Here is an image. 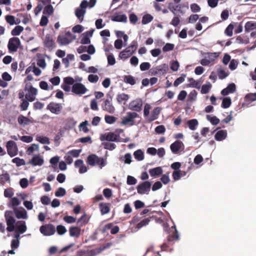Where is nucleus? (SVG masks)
Masks as SVG:
<instances>
[{
	"label": "nucleus",
	"instance_id": "obj_1",
	"mask_svg": "<svg viewBox=\"0 0 256 256\" xmlns=\"http://www.w3.org/2000/svg\"><path fill=\"white\" fill-rule=\"evenodd\" d=\"M86 162L91 166H98L100 168L104 167L106 164V159L98 157L95 154L89 155L87 158Z\"/></svg>",
	"mask_w": 256,
	"mask_h": 256
},
{
	"label": "nucleus",
	"instance_id": "obj_2",
	"mask_svg": "<svg viewBox=\"0 0 256 256\" xmlns=\"http://www.w3.org/2000/svg\"><path fill=\"white\" fill-rule=\"evenodd\" d=\"M123 132L122 129H117L114 132H106L100 136V139L102 141L120 142V134Z\"/></svg>",
	"mask_w": 256,
	"mask_h": 256
},
{
	"label": "nucleus",
	"instance_id": "obj_3",
	"mask_svg": "<svg viewBox=\"0 0 256 256\" xmlns=\"http://www.w3.org/2000/svg\"><path fill=\"white\" fill-rule=\"evenodd\" d=\"M138 44L136 41H133L130 45L122 51L119 54L120 59L125 60L131 56L136 50Z\"/></svg>",
	"mask_w": 256,
	"mask_h": 256
},
{
	"label": "nucleus",
	"instance_id": "obj_4",
	"mask_svg": "<svg viewBox=\"0 0 256 256\" xmlns=\"http://www.w3.org/2000/svg\"><path fill=\"white\" fill-rule=\"evenodd\" d=\"M14 212L11 210H6L4 213V216L8 226L6 230L8 232H12L14 230V224L16 220L14 218Z\"/></svg>",
	"mask_w": 256,
	"mask_h": 256
},
{
	"label": "nucleus",
	"instance_id": "obj_5",
	"mask_svg": "<svg viewBox=\"0 0 256 256\" xmlns=\"http://www.w3.org/2000/svg\"><path fill=\"white\" fill-rule=\"evenodd\" d=\"M20 44L21 42L18 38L12 37L10 38L8 44L9 52H17Z\"/></svg>",
	"mask_w": 256,
	"mask_h": 256
},
{
	"label": "nucleus",
	"instance_id": "obj_6",
	"mask_svg": "<svg viewBox=\"0 0 256 256\" xmlns=\"http://www.w3.org/2000/svg\"><path fill=\"white\" fill-rule=\"evenodd\" d=\"M40 231L44 236H50L55 234L56 228L51 224H46L40 228Z\"/></svg>",
	"mask_w": 256,
	"mask_h": 256
},
{
	"label": "nucleus",
	"instance_id": "obj_7",
	"mask_svg": "<svg viewBox=\"0 0 256 256\" xmlns=\"http://www.w3.org/2000/svg\"><path fill=\"white\" fill-rule=\"evenodd\" d=\"M88 6V2L84 0L80 4V8H78L76 10L75 14L80 22L84 20V16L86 12V8Z\"/></svg>",
	"mask_w": 256,
	"mask_h": 256
},
{
	"label": "nucleus",
	"instance_id": "obj_8",
	"mask_svg": "<svg viewBox=\"0 0 256 256\" xmlns=\"http://www.w3.org/2000/svg\"><path fill=\"white\" fill-rule=\"evenodd\" d=\"M75 37L68 32L66 33V36H58L57 39V42L61 46L66 45L70 43Z\"/></svg>",
	"mask_w": 256,
	"mask_h": 256
},
{
	"label": "nucleus",
	"instance_id": "obj_9",
	"mask_svg": "<svg viewBox=\"0 0 256 256\" xmlns=\"http://www.w3.org/2000/svg\"><path fill=\"white\" fill-rule=\"evenodd\" d=\"M143 105L142 100L141 98H138L132 100L128 105V108L130 110L140 112L142 110Z\"/></svg>",
	"mask_w": 256,
	"mask_h": 256
},
{
	"label": "nucleus",
	"instance_id": "obj_10",
	"mask_svg": "<svg viewBox=\"0 0 256 256\" xmlns=\"http://www.w3.org/2000/svg\"><path fill=\"white\" fill-rule=\"evenodd\" d=\"M151 183L146 181L140 184L136 187L138 193L140 194H148L151 188Z\"/></svg>",
	"mask_w": 256,
	"mask_h": 256
},
{
	"label": "nucleus",
	"instance_id": "obj_11",
	"mask_svg": "<svg viewBox=\"0 0 256 256\" xmlns=\"http://www.w3.org/2000/svg\"><path fill=\"white\" fill-rule=\"evenodd\" d=\"M46 109L52 114H58L62 111V106L61 104L51 102L47 106Z\"/></svg>",
	"mask_w": 256,
	"mask_h": 256
},
{
	"label": "nucleus",
	"instance_id": "obj_12",
	"mask_svg": "<svg viewBox=\"0 0 256 256\" xmlns=\"http://www.w3.org/2000/svg\"><path fill=\"white\" fill-rule=\"evenodd\" d=\"M138 117V114L136 112H128L126 116L124 118L122 124L126 125L129 124L130 126H132L134 124V120Z\"/></svg>",
	"mask_w": 256,
	"mask_h": 256
},
{
	"label": "nucleus",
	"instance_id": "obj_13",
	"mask_svg": "<svg viewBox=\"0 0 256 256\" xmlns=\"http://www.w3.org/2000/svg\"><path fill=\"white\" fill-rule=\"evenodd\" d=\"M88 90L86 86L81 83H76L73 84L72 92L76 94L82 95Z\"/></svg>",
	"mask_w": 256,
	"mask_h": 256
},
{
	"label": "nucleus",
	"instance_id": "obj_14",
	"mask_svg": "<svg viewBox=\"0 0 256 256\" xmlns=\"http://www.w3.org/2000/svg\"><path fill=\"white\" fill-rule=\"evenodd\" d=\"M8 154L11 156H14L18 154V147L16 143L12 140H9L6 143Z\"/></svg>",
	"mask_w": 256,
	"mask_h": 256
},
{
	"label": "nucleus",
	"instance_id": "obj_15",
	"mask_svg": "<svg viewBox=\"0 0 256 256\" xmlns=\"http://www.w3.org/2000/svg\"><path fill=\"white\" fill-rule=\"evenodd\" d=\"M112 97L110 96L106 99L104 102V104L102 106V108L104 110L106 111L110 114H114L115 111V108L112 104Z\"/></svg>",
	"mask_w": 256,
	"mask_h": 256
},
{
	"label": "nucleus",
	"instance_id": "obj_16",
	"mask_svg": "<svg viewBox=\"0 0 256 256\" xmlns=\"http://www.w3.org/2000/svg\"><path fill=\"white\" fill-rule=\"evenodd\" d=\"M37 94V89L31 86H30V88L28 90V94L25 95V98L30 102H32L36 100V96Z\"/></svg>",
	"mask_w": 256,
	"mask_h": 256
},
{
	"label": "nucleus",
	"instance_id": "obj_17",
	"mask_svg": "<svg viewBox=\"0 0 256 256\" xmlns=\"http://www.w3.org/2000/svg\"><path fill=\"white\" fill-rule=\"evenodd\" d=\"M44 163V160L40 154H36L34 156L32 159L30 160L28 164H32L33 166H41Z\"/></svg>",
	"mask_w": 256,
	"mask_h": 256
},
{
	"label": "nucleus",
	"instance_id": "obj_18",
	"mask_svg": "<svg viewBox=\"0 0 256 256\" xmlns=\"http://www.w3.org/2000/svg\"><path fill=\"white\" fill-rule=\"evenodd\" d=\"M26 222L23 220L18 221L16 224V228H14L16 232L21 234L26 232Z\"/></svg>",
	"mask_w": 256,
	"mask_h": 256
},
{
	"label": "nucleus",
	"instance_id": "obj_19",
	"mask_svg": "<svg viewBox=\"0 0 256 256\" xmlns=\"http://www.w3.org/2000/svg\"><path fill=\"white\" fill-rule=\"evenodd\" d=\"M182 146H184L182 142L180 140H176L170 144V148L174 154H177Z\"/></svg>",
	"mask_w": 256,
	"mask_h": 256
},
{
	"label": "nucleus",
	"instance_id": "obj_20",
	"mask_svg": "<svg viewBox=\"0 0 256 256\" xmlns=\"http://www.w3.org/2000/svg\"><path fill=\"white\" fill-rule=\"evenodd\" d=\"M69 233L71 237L78 238L81 234V229L78 226H70L69 228Z\"/></svg>",
	"mask_w": 256,
	"mask_h": 256
},
{
	"label": "nucleus",
	"instance_id": "obj_21",
	"mask_svg": "<svg viewBox=\"0 0 256 256\" xmlns=\"http://www.w3.org/2000/svg\"><path fill=\"white\" fill-rule=\"evenodd\" d=\"M161 108L160 107L155 108L148 118V121L151 122L156 120L160 112Z\"/></svg>",
	"mask_w": 256,
	"mask_h": 256
},
{
	"label": "nucleus",
	"instance_id": "obj_22",
	"mask_svg": "<svg viewBox=\"0 0 256 256\" xmlns=\"http://www.w3.org/2000/svg\"><path fill=\"white\" fill-rule=\"evenodd\" d=\"M236 89L235 84L234 83L230 84L226 88L221 91V94L224 96H226L229 94L234 92L236 91Z\"/></svg>",
	"mask_w": 256,
	"mask_h": 256
},
{
	"label": "nucleus",
	"instance_id": "obj_23",
	"mask_svg": "<svg viewBox=\"0 0 256 256\" xmlns=\"http://www.w3.org/2000/svg\"><path fill=\"white\" fill-rule=\"evenodd\" d=\"M13 212L14 213L18 219H26L28 218L27 212L24 208H22V210H19L17 208H14Z\"/></svg>",
	"mask_w": 256,
	"mask_h": 256
},
{
	"label": "nucleus",
	"instance_id": "obj_24",
	"mask_svg": "<svg viewBox=\"0 0 256 256\" xmlns=\"http://www.w3.org/2000/svg\"><path fill=\"white\" fill-rule=\"evenodd\" d=\"M110 204L109 203L100 202L99 204V208L102 215L108 214L110 211Z\"/></svg>",
	"mask_w": 256,
	"mask_h": 256
},
{
	"label": "nucleus",
	"instance_id": "obj_25",
	"mask_svg": "<svg viewBox=\"0 0 256 256\" xmlns=\"http://www.w3.org/2000/svg\"><path fill=\"white\" fill-rule=\"evenodd\" d=\"M227 136V132L226 130H218L214 136V138L218 141H221L224 140Z\"/></svg>",
	"mask_w": 256,
	"mask_h": 256
},
{
	"label": "nucleus",
	"instance_id": "obj_26",
	"mask_svg": "<svg viewBox=\"0 0 256 256\" xmlns=\"http://www.w3.org/2000/svg\"><path fill=\"white\" fill-rule=\"evenodd\" d=\"M148 172L150 176H157L161 175L162 174L163 171L161 167L158 166L155 168L150 169Z\"/></svg>",
	"mask_w": 256,
	"mask_h": 256
},
{
	"label": "nucleus",
	"instance_id": "obj_27",
	"mask_svg": "<svg viewBox=\"0 0 256 256\" xmlns=\"http://www.w3.org/2000/svg\"><path fill=\"white\" fill-rule=\"evenodd\" d=\"M18 122L20 125H28L32 122L30 118L22 114L18 116Z\"/></svg>",
	"mask_w": 256,
	"mask_h": 256
},
{
	"label": "nucleus",
	"instance_id": "obj_28",
	"mask_svg": "<svg viewBox=\"0 0 256 256\" xmlns=\"http://www.w3.org/2000/svg\"><path fill=\"white\" fill-rule=\"evenodd\" d=\"M130 98V96L124 93L118 94L116 96V100L119 104H122L124 102L125 104L126 102H127Z\"/></svg>",
	"mask_w": 256,
	"mask_h": 256
},
{
	"label": "nucleus",
	"instance_id": "obj_29",
	"mask_svg": "<svg viewBox=\"0 0 256 256\" xmlns=\"http://www.w3.org/2000/svg\"><path fill=\"white\" fill-rule=\"evenodd\" d=\"M186 124L188 125L189 128L192 130H194L198 124V120L194 118L188 120L186 122Z\"/></svg>",
	"mask_w": 256,
	"mask_h": 256
},
{
	"label": "nucleus",
	"instance_id": "obj_30",
	"mask_svg": "<svg viewBox=\"0 0 256 256\" xmlns=\"http://www.w3.org/2000/svg\"><path fill=\"white\" fill-rule=\"evenodd\" d=\"M111 20L113 22H127V16L124 14L122 15H116L112 16Z\"/></svg>",
	"mask_w": 256,
	"mask_h": 256
},
{
	"label": "nucleus",
	"instance_id": "obj_31",
	"mask_svg": "<svg viewBox=\"0 0 256 256\" xmlns=\"http://www.w3.org/2000/svg\"><path fill=\"white\" fill-rule=\"evenodd\" d=\"M104 228L106 230L111 229L110 233L112 234H117L119 232V230H120L119 227L118 226H114V224L112 223H109V224H106L104 226Z\"/></svg>",
	"mask_w": 256,
	"mask_h": 256
},
{
	"label": "nucleus",
	"instance_id": "obj_32",
	"mask_svg": "<svg viewBox=\"0 0 256 256\" xmlns=\"http://www.w3.org/2000/svg\"><path fill=\"white\" fill-rule=\"evenodd\" d=\"M44 46L48 48H53L54 46V42L52 37L50 35H46L44 42Z\"/></svg>",
	"mask_w": 256,
	"mask_h": 256
},
{
	"label": "nucleus",
	"instance_id": "obj_33",
	"mask_svg": "<svg viewBox=\"0 0 256 256\" xmlns=\"http://www.w3.org/2000/svg\"><path fill=\"white\" fill-rule=\"evenodd\" d=\"M20 204V200L16 197L12 198L10 200V203L8 204V206L10 208H12L14 210V208L19 206Z\"/></svg>",
	"mask_w": 256,
	"mask_h": 256
},
{
	"label": "nucleus",
	"instance_id": "obj_34",
	"mask_svg": "<svg viewBox=\"0 0 256 256\" xmlns=\"http://www.w3.org/2000/svg\"><path fill=\"white\" fill-rule=\"evenodd\" d=\"M153 218V216L144 218L140 222L137 224L136 226V228L140 229L142 227L146 226L147 224H148L151 219Z\"/></svg>",
	"mask_w": 256,
	"mask_h": 256
},
{
	"label": "nucleus",
	"instance_id": "obj_35",
	"mask_svg": "<svg viewBox=\"0 0 256 256\" xmlns=\"http://www.w3.org/2000/svg\"><path fill=\"white\" fill-rule=\"evenodd\" d=\"M244 28L246 32L254 30L256 28V22L252 21L248 22L244 26Z\"/></svg>",
	"mask_w": 256,
	"mask_h": 256
},
{
	"label": "nucleus",
	"instance_id": "obj_36",
	"mask_svg": "<svg viewBox=\"0 0 256 256\" xmlns=\"http://www.w3.org/2000/svg\"><path fill=\"white\" fill-rule=\"evenodd\" d=\"M134 158L138 161H141L144 159V152L140 150H138L134 153Z\"/></svg>",
	"mask_w": 256,
	"mask_h": 256
},
{
	"label": "nucleus",
	"instance_id": "obj_37",
	"mask_svg": "<svg viewBox=\"0 0 256 256\" xmlns=\"http://www.w3.org/2000/svg\"><path fill=\"white\" fill-rule=\"evenodd\" d=\"M54 12V9L53 6L50 4H48L47 6H46L43 10V14H47L48 16H50Z\"/></svg>",
	"mask_w": 256,
	"mask_h": 256
},
{
	"label": "nucleus",
	"instance_id": "obj_38",
	"mask_svg": "<svg viewBox=\"0 0 256 256\" xmlns=\"http://www.w3.org/2000/svg\"><path fill=\"white\" fill-rule=\"evenodd\" d=\"M172 229H174V232L172 234H170L168 236V241H172L174 240H178V231L176 228V226H172Z\"/></svg>",
	"mask_w": 256,
	"mask_h": 256
},
{
	"label": "nucleus",
	"instance_id": "obj_39",
	"mask_svg": "<svg viewBox=\"0 0 256 256\" xmlns=\"http://www.w3.org/2000/svg\"><path fill=\"white\" fill-rule=\"evenodd\" d=\"M23 30L24 28L22 26H17L11 31V34L13 36H19Z\"/></svg>",
	"mask_w": 256,
	"mask_h": 256
},
{
	"label": "nucleus",
	"instance_id": "obj_40",
	"mask_svg": "<svg viewBox=\"0 0 256 256\" xmlns=\"http://www.w3.org/2000/svg\"><path fill=\"white\" fill-rule=\"evenodd\" d=\"M218 56V53L217 52H211L208 54V56H206L210 64L213 63L216 58Z\"/></svg>",
	"mask_w": 256,
	"mask_h": 256
},
{
	"label": "nucleus",
	"instance_id": "obj_41",
	"mask_svg": "<svg viewBox=\"0 0 256 256\" xmlns=\"http://www.w3.org/2000/svg\"><path fill=\"white\" fill-rule=\"evenodd\" d=\"M232 104L231 99L230 97H226L223 98L222 106L224 108H228Z\"/></svg>",
	"mask_w": 256,
	"mask_h": 256
},
{
	"label": "nucleus",
	"instance_id": "obj_42",
	"mask_svg": "<svg viewBox=\"0 0 256 256\" xmlns=\"http://www.w3.org/2000/svg\"><path fill=\"white\" fill-rule=\"evenodd\" d=\"M88 124V123L87 120H85L84 122L80 123L78 126L80 130H82L84 133H88L90 131V130L87 127Z\"/></svg>",
	"mask_w": 256,
	"mask_h": 256
},
{
	"label": "nucleus",
	"instance_id": "obj_43",
	"mask_svg": "<svg viewBox=\"0 0 256 256\" xmlns=\"http://www.w3.org/2000/svg\"><path fill=\"white\" fill-rule=\"evenodd\" d=\"M182 4H177L174 6L172 8H170V10L171 12L176 15L177 13L184 14V12L182 10Z\"/></svg>",
	"mask_w": 256,
	"mask_h": 256
},
{
	"label": "nucleus",
	"instance_id": "obj_44",
	"mask_svg": "<svg viewBox=\"0 0 256 256\" xmlns=\"http://www.w3.org/2000/svg\"><path fill=\"white\" fill-rule=\"evenodd\" d=\"M44 4H46V2L44 0H42L38 4L37 6L36 7L34 10V14L36 16H37L41 12L44 8Z\"/></svg>",
	"mask_w": 256,
	"mask_h": 256
},
{
	"label": "nucleus",
	"instance_id": "obj_45",
	"mask_svg": "<svg viewBox=\"0 0 256 256\" xmlns=\"http://www.w3.org/2000/svg\"><path fill=\"white\" fill-rule=\"evenodd\" d=\"M212 86L210 82H207V84H204L202 86L201 93L206 94L208 92Z\"/></svg>",
	"mask_w": 256,
	"mask_h": 256
},
{
	"label": "nucleus",
	"instance_id": "obj_46",
	"mask_svg": "<svg viewBox=\"0 0 256 256\" xmlns=\"http://www.w3.org/2000/svg\"><path fill=\"white\" fill-rule=\"evenodd\" d=\"M186 174V172L182 174L180 170H175L172 173V178L174 180H177L180 179L182 176H184Z\"/></svg>",
	"mask_w": 256,
	"mask_h": 256
},
{
	"label": "nucleus",
	"instance_id": "obj_47",
	"mask_svg": "<svg viewBox=\"0 0 256 256\" xmlns=\"http://www.w3.org/2000/svg\"><path fill=\"white\" fill-rule=\"evenodd\" d=\"M36 140L42 144H50V139L46 136H37Z\"/></svg>",
	"mask_w": 256,
	"mask_h": 256
},
{
	"label": "nucleus",
	"instance_id": "obj_48",
	"mask_svg": "<svg viewBox=\"0 0 256 256\" xmlns=\"http://www.w3.org/2000/svg\"><path fill=\"white\" fill-rule=\"evenodd\" d=\"M152 20L153 16L152 15L146 14L143 16L142 22L143 24H146L152 22Z\"/></svg>",
	"mask_w": 256,
	"mask_h": 256
},
{
	"label": "nucleus",
	"instance_id": "obj_49",
	"mask_svg": "<svg viewBox=\"0 0 256 256\" xmlns=\"http://www.w3.org/2000/svg\"><path fill=\"white\" fill-rule=\"evenodd\" d=\"M206 119L213 125H216L220 122V120L216 116H211L210 115H207Z\"/></svg>",
	"mask_w": 256,
	"mask_h": 256
},
{
	"label": "nucleus",
	"instance_id": "obj_50",
	"mask_svg": "<svg viewBox=\"0 0 256 256\" xmlns=\"http://www.w3.org/2000/svg\"><path fill=\"white\" fill-rule=\"evenodd\" d=\"M124 80L126 84H129L131 85H134L136 83L134 77L130 75L124 76Z\"/></svg>",
	"mask_w": 256,
	"mask_h": 256
},
{
	"label": "nucleus",
	"instance_id": "obj_51",
	"mask_svg": "<svg viewBox=\"0 0 256 256\" xmlns=\"http://www.w3.org/2000/svg\"><path fill=\"white\" fill-rule=\"evenodd\" d=\"M245 100L246 102H254L256 100V93H249L246 95Z\"/></svg>",
	"mask_w": 256,
	"mask_h": 256
},
{
	"label": "nucleus",
	"instance_id": "obj_52",
	"mask_svg": "<svg viewBox=\"0 0 256 256\" xmlns=\"http://www.w3.org/2000/svg\"><path fill=\"white\" fill-rule=\"evenodd\" d=\"M13 163L16 164L17 166H24L26 164L25 161L24 159L19 158H15L12 160Z\"/></svg>",
	"mask_w": 256,
	"mask_h": 256
},
{
	"label": "nucleus",
	"instance_id": "obj_53",
	"mask_svg": "<svg viewBox=\"0 0 256 256\" xmlns=\"http://www.w3.org/2000/svg\"><path fill=\"white\" fill-rule=\"evenodd\" d=\"M5 20L6 22L9 24L10 25H14V24H16L17 23L15 20V17L12 15H6L5 16Z\"/></svg>",
	"mask_w": 256,
	"mask_h": 256
},
{
	"label": "nucleus",
	"instance_id": "obj_54",
	"mask_svg": "<svg viewBox=\"0 0 256 256\" xmlns=\"http://www.w3.org/2000/svg\"><path fill=\"white\" fill-rule=\"evenodd\" d=\"M56 230L57 233L59 235H63L66 232V229L64 226L62 225H58L56 226Z\"/></svg>",
	"mask_w": 256,
	"mask_h": 256
},
{
	"label": "nucleus",
	"instance_id": "obj_55",
	"mask_svg": "<svg viewBox=\"0 0 256 256\" xmlns=\"http://www.w3.org/2000/svg\"><path fill=\"white\" fill-rule=\"evenodd\" d=\"M22 102L20 104V107L22 110H26L29 106V100L26 98L24 100H22Z\"/></svg>",
	"mask_w": 256,
	"mask_h": 256
},
{
	"label": "nucleus",
	"instance_id": "obj_56",
	"mask_svg": "<svg viewBox=\"0 0 256 256\" xmlns=\"http://www.w3.org/2000/svg\"><path fill=\"white\" fill-rule=\"evenodd\" d=\"M188 80L190 82V83L188 84V87L196 88H200L198 82H196L193 78H188Z\"/></svg>",
	"mask_w": 256,
	"mask_h": 256
},
{
	"label": "nucleus",
	"instance_id": "obj_57",
	"mask_svg": "<svg viewBox=\"0 0 256 256\" xmlns=\"http://www.w3.org/2000/svg\"><path fill=\"white\" fill-rule=\"evenodd\" d=\"M186 76V75L184 74H182L181 76L176 78L174 82V86H178L180 84H182L184 81V78Z\"/></svg>",
	"mask_w": 256,
	"mask_h": 256
},
{
	"label": "nucleus",
	"instance_id": "obj_58",
	"mask_svg": "<svg viewBox=\"0 0 256 256\" xmlns=\"http://www.w3.org/2000/svg\"><path fill=\"white\" fill-rule=\"evenodd\" d=\"M105 121L106 123L112 124L116 121V118L112 116L106 115L104 117Z\"/></svg>",
	"mask_w": 256,
	"mask_h": 256
},
{
	"label": "nucleus",
	"instance_id": "obj_59",
	"mask_svg": "<svg viewBox=\"0 0 256 256\" xmlns=\"http://www.w3.org/2000/svg\"><path fill=\"white\" fill-rule=\"evenodd\" d=\"M38 146L36 144H32L28 148L26 153L28 155H30L34 150H38Z\"/></svg>",
	"mask_w": 256,
	"mask_h": 256
},
{
	"label": "nucleus",
	"instance_id": "obj_60",
	"mask_svg": "<svg viewBox=\"0 0 256 256\" xmlns=\"http://www.w3.org/2000/svg\"><path fill=\"white\" fill-rule=\"evenodd\" d=\"M66 194V190L63 188H59L55 192V196L57 197L64 196Z\"/></svg>",
	"mask_w": 256,
	"mask_h": 256
},
{
	"label": "nucleus",
	"instance_id": "obj_61",
	"mask_svg": "<svg viewBox=\"0 0 256 256\" xmlns=\"http://www.w3.org/2000/svg\"><path fill=\"white\" fill-rule=\"evenodd\" d=\"M86 220V216L84 214L82 215L78 220L77 223L80 224V226H83L88 223Z\"/></svg>",
	"mask_w": 256,
	"mask_h": 256
},
{
	"label": "nucleus",
	"instance_id": "obj_62",
	"mask_svg": "<svg viewBox=\"0 0 256 256\" xmlns=\"http://www.w3.org/2000/svg\"><path fill=\"white\" fill-rule=\"evenodd\" d=\"M234 29V26L232 24H230L226 29L225 30L224 33L228 36H232V31Z\"/></svg>",
	"mask_w": 256,
	"mask_h": 256
},
{
	"label": "nucleus",
	"instance_id": "obj_63",
	"mask_svg": "<svg viewBox=\"0 0 256 256\" xmlns=\"http://www.w3.org/2000/svg\"><path fill=\"white\" fill-rule=\"evenodd\" d=\"M150 108H151L149 104H146L144 105V116L146 118L147 120H148V118L150 116L149 114H150Z\"/></svg>",
	"mask_w": 256,
	"mask_h": 256
},
{
	"label": "nucleus",
	"instance_id": "obj_64",
	"mask_svg": "<svg viewBox=\"0 0 256 256\" xmlns=\"http://www.w3.org/2000/svg\"><path fill=\"white\" fill-rule=\"evenodd\" d=\"M104 146L105 149L108 150H112L116 147V146L114 144L110 143L109 142L104 143Z\"/></svg>",
	"mask_w": 256,
	"mask_h": 256
}]
</instances>
